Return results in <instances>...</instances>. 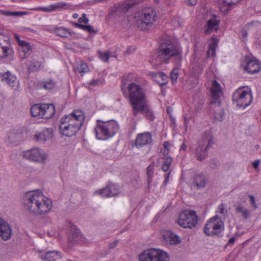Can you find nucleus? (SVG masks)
I'll return each instance as SVG.
<instances>
[{"label": "nucleus", "mask_w": 261, "mask_h": 261, "mask_svg": "<svg viewBox=\"0 0 261 261\" xmlns=\"http://www.w3.org/2000/svg\"><path fill=\"white\" fill-rule=\"evenodd\" d=\"M182 53L180 47L167 39L161 41L157 49L158 56L155 62L158 64H167L171 58L173 59L175 67L170 73V78L173 82L176 81L178 76V70L182 61Z\"/></svg>", "instance_id": "f257e3e1"}, {"label": "nucleus", "mask_w": 261, "mask_h": 261, "mask_svg": "<svg viewBox=\"0 0 261 261\" xmlns=\"http://www.w3.org/2000/svg\"><path fill=\"white\" fill-rule=\"evenodd\" d=\"M22 203L25 210L36 216L48 214L53 205L52 200L39 190L27 192Z\"/></svg>", "instance_id": "f03ea898"}, {"label": "nucleus", "mask_w": 261, "mask_h": 261, "mask_svg": "<svg viewBox=\"0 0 261 261\" xmlns=\"http://www.w3.org/2000/svg\"><path fill=\"white\" fill-rule=\"evenodd\" d=\"M121 89L124 94L128 92L132 109L147 100L145 90L136 83V78L133 73L128 74L123 79Z\"/></svg>", "instance_id": "7ed1b4c3"}, {"label": "nucleus", "mask_w": 261, "mask_h": 261, "mask_svg": "<svg viewBox=\"0 0 261 261\" xmlns=\"http://www.w3.org/2000/svg\"><path fill=\"white\" fill-rule=\"evenodd\" d=\"M84 118V113L80 110H74L70 115L64 116L60 121L61 133L68 137L75 135L82 125Z\"/></svg>", "instance_id": "20e7f679"}, {"label": "nucleus", "mask_w": 261, "mask_h": 261, "mask_svg": "<svg viewBox=\"0 0 261 261\" xmlns=\"http://www.w3.org/2000/svg\"><path fill=\"white\" fill-rule=\"evenodd\" d=\"M118 130L119 125L114 120L107 121L97 120L94 129L96 138L101 140H106L113 137Z\"/></svg>", "instance_id": "39448f33"}, {"label": "nucleus", "mask_w": 261, "mask_h": 261, "mask_svg": "<svg viewBox=\"0 0 261 261\" xmlns=\"http://www.w3.org/2000/svg\"><path fill=\"white\" fill-rule=\"evenodd\" d=\"M212 100L210 102L209 107L214 109L215 118L218 121H221L224 117L225 114L221 107L220 98L222 95V91L220 85L216 80H214L211 88Z\"/></svg>", "instance_id": "423d86ee"}, {"label": "nucleus", "mask_w": 261, "mask_h": 261, "mask_svg": "<svg viewBox=\"0 0 261 261\" xmlns=\"http://www.w3.org/2000/svg\"><path fill=\"white\" fill-rule=\"evenodd\" d=\"M157 19L156 13L153 9L151 7L146 8L142 10L136 24L142 30H149L152 27Z\"/></svg>", "instance_id": "0eeeda50"}, {"label": "nucleus", "mask_w": 261, "mask_h": 261, "mask_svg": "<svg viewBox=\"0 0 261 261\" xmlns=\"http://www.w3.org/2000/svg\"><path fill=\"white\" fill-rule=\"evenodd\" d=\"M213 137L210 132L203 133L201 140L199 142L198 146L195 150L196 159L200 161L204 160L207 156V150L212 144Z\"/></svg>", "instance_id": "6e6552de"}, {"label": "nucleus", "mask_w": 261, "mask_h": 261, "mask_svg": "<svg viewBox=\"0 0 261 261\" xmlns=\"http://www.w3.org/2000/svg\"><path fill=\"white\" fill-rule=\"evenodd\" d=\"M224 229V223L217 216L211 218L205 224L203 230L207 236L218 235Z\"/></svg>", "instance_id": "1a4fd4ad"}, {"label": "nucleus", "mask_w": 261, "mask_h": 261, "mask_svg": "<svg viewBox=\"0 0 261 261\" xmlns=\"http://www.w3.org/2000/svg\"><path fill=\"white\" fill-rule=\"evenodd\" d=\"M198 221V217L195 211L186 210L180 214L177 222L184 228H192L197 224Z\"/></svg>", "instance_id": "9d476101"}, {"label": "nucleus", "mask_w": 261, "mask_h": 261, "mask_svg": "<svg viewBox=\"0 0 261 261\" xmlns=\"http://www.w3.org/2000/svg\"><path fill=\"white\" fill-rule=\"evenodd\" d=\"M140 261H168L167 253L160 250L150 249L144 251L139 255Z\"/></svg>", "instance_id": "9b49d317"}, {"label": "nucleus", "mask_w": 261, "mask_h": 261, "mask_svg": "<svg viewBox=\"0 0 261 261\" xmlns=\"http://www.w3.org/2000/svg\"><path fill=\"white\" fill-rule=\"evenodd\" d=\"M24 158L30 162L45 164L47 160L48 154L43 149L34 147L23 152Z\"/></svg>", "instance_id": "f8f14e48"}, {"label": "nucleus", "mask_w": 261, "mask_h": 261, "mask_svg": "<svg viewBox=\"0 0 261 261\" xmlns=\"http://www.w3.org/2000/svg\"><path fill=\"white\" fill-rule=\"evenodd\" d=\"M232 99L238 107L245 108L251 103L252 98L249 92L238 89L233 93Z\"/></svg>", "instance_id": "ddd939ff"}, {"label": "nucleus", "mask_w": 261, "mask_h": 261, "mask_svg": "<svg viewBox=\"0 0 261 261\" xmlns=\"http://www.w3.org/2000/svg\"><path fill=\"white\" fill-rule=\"evenodd\" d=\"M132 111L135 116H137L138 114L141 113L145 115L146 118L149 120L152 121L155 118L154 113L149 108L147 100L136 107H134L132 109Z\"/></svg>", "instance_id": "4468645a"}, {"label": "nucleus", "mask_w": 261, "mask_h": 261, "mask_svg": "<svg viewBox=\"0 0 261 261\" xmlns=\"http://www.w3.org/2000/svg\"><path fill=\"white\" fill-rule=\"evenodd\" d=\"M0 80L8 84L12 89L17 90L19 87V82L16 76L10 71L0 73Z\"/></svg>", "instance_id": "2eb2a0df"}, {"label": "nucleus", "mask_w": 261, "mask_h": 261, "mask_svg": "<svg viewBox=\"0 0 261 261\" xmlns=\"http://www.w3.org/2000/svg\"><path fill=\"white\" fill-rule=\"evenodd\" d=\"M12 235V229L9 224L0 217V237L4 241L9 240Z\"/></svg>", "instance_id": "dca6fc26"}, {"label": "nucleus", "mask_w": 261, "mask_h": 261, "mask_svg": "<svg viewBox=\"0 0 261 261\" xmlns=\"http://www.w3.org/2000/svg\"><path fill=\"white\" fill-rule=\"evenodd\" d=\"M152 136L149 133H143L137 135L135 141V145L137 148H140L151 143Z\"/></svg>", "instance_id": "f3484780"}, {"label": "nucleus", "mask_w": 261, "mask_h": 261, "mask_svg": "<svg viewBox=\"0 0 261 261\" xmlns=\"http://www.w3.org/2000/svg\"><path fill=\"white\" fill-rule=\"evenodd\" d=\"M246 65L245 70L250 74L258 72L260 70L259 61L254 59H246Z\"/></svg>", "instance_id": "a211bd4d"}, {"label": "nucleus", "mask_w": 261, "mask_h": 261, "mask_svg": "<svg viewBox=\"0 0 261 261\" xmlns=\"http://www.w3.org/2000/svg\"><path fill=\"white\" fill-rule=\"evenodd\" d=\"M53 136V131L50 128H46L43 131L34 136L36 141L44 143L46 141L50 140Z\"/></svg>", "instance_id": "6ab92c4d"}, {"label": "nucleus", "mask_w": 261, "mask_h": 261, "mask_svg": "<svg viewBox=\"0 0 261 261\" xmlns=\"http://www.w3.org/2000/svg\"><path fill=\"white\" fill-rule=\"evenodd\" d=\"M219 23L220 20L218 19L217 16L214 15L213 17L207 21L205 26V33L210 34L214 31H217L219 29Z\"/></svg>", "instance_id": "aec40b11"}, {"label": "nucleus", "mask_w": 261, "mask_h": 261, "mask_svg": "<svg viewBox=\"0 0 261 261\" xmlns=\"http://www.w3.org/2000/svg\"><path fill=\"white\" fill-rule=\"evenodd\" d=\"M42 118L48 119L55 113V107L53 104L42 103Z\"/></svg>", "instance_id": "412c9836"}, {"label": "nucleus", "mask_w": 261, "mask_h": 261, "mask_svg": "<svg viewBox=\"0 0 261 261\" xmlns=\"http://www.w3.org/2000/svg\"><path fill=\"white\" fill-rule=\"evenodd\" d=\"M19 45V56L21 60L29 56L32 53V47L30 44L27 42H21Z\"/></svg>", "instance_id": "4be33fe9"}, {"label": "nucleus", "mask_w": 261, "mask_h": 261, "mask_svg": "<svg viewBox=\"0 0 261 261\" xmlns=\"http://www.w3.org/2000/svg\"><path fill=\"white\" fill-rule=\"evenodd\" d=\"M163 237L165 242L171 245L177 244L180 242L179 238L169 230L165 231Z\"/></svg>", "instance_id": "5701e85b"}, {"label": "nucleus", "mask_w": 261, "mask_h": 261, "mask_svg": "<svg viewBox=\"0 0 261 261\" xmlns=\"http://www.w3.org/2000/svg\"><path fill=\"white\" fill-rule=\"evenodd\" d=\"M235 211L237 214L241 215L242 217L245 219L247 220L250 217L251 212L246 207L241 204H237L234 206Z\"/></svg>", "instance_id": "b1692460"}, {"label": "nucleus", "mask_w": 261, "mask_h": 261, "mask_svg": "<svg viewBox=\"0 0 261 261\" xmlns=\"http://www.w3.org/2000/svg\"><path fill=\"white\" fill-rule=\"evenodd\" d=\"M193 182L198 189L203 188L206 184L205 177L202 174H196L193 178Z\"/></svg>", "instance_id": "393cba45"}, {"label": "nucleus", "mask_w": 261, "mask_h": 261, "mask_svg": "<svg viewBox=\"0 0 261 261\" xmlns=\"http://www.w3.org/2000/svg\"><path fill=\"white\" fill-rule=\"evenodd\" d=\"M60 254L59 252L49 251L44 255H40V257L44 261H55L58 256L60 257Z\"/></svg>", "instance_id": "a878e982"}, {"label": "nucleus", "mask_w": 261, "mask_h": 261, "mask_svg": "<svg viewBox=\"0 0 261 261\" xmlns=\"http://www.w3.org/2000/svg\"><path fill=\"white\" fill-rule=\"evenodd\" d=\"M42 104H36L31 108V114L32 117L42 118Z\"/></svg>", "instance_id": "bb28decb"}, {"label": "nucleus", "mask_w": 261, "mask_h": 261, "mask_svg": "<svg viewBox=\"0 0 261 261\" xmlns=\"http://www.w3.org/2000/svg\"><path fill=\"white\" fill-rule=\"evenodd\" d=\"M13 53L12 46L0 47V59L11 56Z\"/></svg>", "instance_id": "cd10ccee"}, {"label": "nucleus", "mask_w": 261, "mask_h": 261, "mask_svg": "<svg viewBox=\"0 0 261 261\" xmlns=\"http://www.w3.org/2000/svg\"><path fill=\"white\" fill-rule=\"evenodd\" d=\"M94 194H98L103 197H110L116 196V193L112 194V191H109L108 186H107L105 188L96 190L94 192Z\"/></svg>", "instance_id": "c85d7f7f"}, {"label": "nucleus", "mask_w": 261, "mask_h": 261, "mask_svg": "<svg viewBox=\"0 0 261 261\" xmlns=\"http://www.w3.org/2000/svg\"><path fill=\"white\" fill-rule=\"evenodd\" d=\"M54 31L57 35L61 37L69 38L71 36V33L64 28H57Z\"/></svg>", "instance_id": "c756f323"}, {"label": "nucleus", "mask_w": 261, "mask_h": 261, "mask_svg": "<svg viewBox=\"0 0 261 261\" xmlns=\"http://www.w3.org/2000/svg\"><path fill=\"white\" fill-rule=\"evenodd\" d=\"M69 6L65 2H59L50 5L51 11L67 9Z\"/></svg>", "instance_id": "7c9ffc66"}, {"label": "nucleus", "mask_w": 261, "mask_h": 261, "mask_svg": "<svg viewBox=\"0 0 261 261\" xmlns=\"http://www.w3.org/2000/svg\"><path fill=\"white\" fill-rule=\"evenodd\" d=\"M80 231L75 226L71 227L70 232L69 234V238L71 241H76L77 239L80 236Z\"/></svg>", "instance_id": "2f4dec72"}, {"label": "nucleus", "mask_w": 261, "mask_h": 261, "mask_svg": "<svg viewBox=\"0 0 261 261\" xmlns=\"http://www.w3.org/2000/svg\"><path fill=\"white\" fill-rule=\"evenodd\" d=\"M217 46L216 40L214 39L209 45V49L207 51V56L208 57H215L216 55V48Z\"/></svg>", "instance_id": "473e14b6"}, {"label": "nucleus", "mask_w": 261, "mask_h": 261, "mask_svg": "<svg viewBox=\"0 0 261 261\" xmlns=\"http://www.w3.org/2000/svg\"><path fill=\"white\" fill-rule=\"evenodd\" d=\"M41 67V63L40 62L33 59L28 66V70L30 72H34L40 69Z\"/></svg>", "instance_id": "72a5a7b5"}, {"label": "nucleus", "mask_w": 261, "mask_h": 261, "mask_svg": "<svg viewBox=\"0 0 261 261\" xmlns=\"http://www.w3.org/2000/svg\"><path fill=\"white\" fill-rule=\"evenodd\" d=\"M234 7V6L230 4H227L222 2L220 5V10L221 12L224 14V15H227L228 12L232 10Z\"/></svg>", "instance_id": "f704fd0d"}, {"label": "nucleus", "mask_w": 261, "mask_h": 261, "mask_svg": "<svg viewBox=\"0 0 261 261\" xmlns=\"http://www.w3.org/2000/svg\"><path fill=\"white\" fill-rule=\"evenodd\" d=\"M135 5L136 4L134 1H126L121 5L120 9L122 11L125 13L133 8Z\"/></svg>", "instance_id": "c9c22d12"}, {"label": "nucleus", "mask_w": 261, "mask_h": 261, "mask_svg": "<svg viewBox=\"0 0 261 261\" xmlns=\"http://www.w3.org/2000/svg\"><path fill=\"white\" fill-rule=\"evenodd\" d=\"M27 13V12H11L5 10H0V14L7 16L20 17Z\"/></svg>", "instance_id": "e433bc0d"}, {"label": "nucleus", "mask_w": 261, "mask_h": 261, "mask_svg": "<svg viewBox=\"0 0 261 261\" xmlns=\"http://www.w3.org/2000/svg\"><path fill=\"white\" fill-rule=\"evenodd\" d=\"M75 27L76 28L83 29L84 31H87L90 33L95 34L97 32V31L95 30V29L93 28V27L90 25H84V24L75 23Z\"/></svg>", "instance_id": "4c0bfd02"}, {"label": "nucleus", "mask_w": 261, "mask_h": 261, "mask_svg": "<svg viewBox=\"0 0 261 261\" xmlns=\"http://www.w3.org/2000/svg\"><path fill=\"white\" fill-rule=\"evenodd\" d=\"M41 86L46 90H51L55 88L56 83L53 80H49L41 83Z\"/></svg>", "instance_id": "58836bf2"}, {"label": "nucleus", "mask_w": 261, "mask_h": 261, "mask_svg": "<svg viewBox=\"0 0 261 261\" xmlns=\"http://www.w3.org/2000/svg\"><path fill=\"white\" fill-rule=\"evenodd\" d=\"M77 70L82 75H83L89 71V67L86 63L81 62L77 66Z\"/></svg>", "instance_id": "ea45409f"}, {"label": "nucleus", "mask_w": 261, "mask_h": 261, "mask_svg": "<svg viewBox=\"0 0 261 261\" xmlns=\"http://www.w3.org/2000/svg\"><path fill=\"white\" fill-rule=\"evenodd\" d=\"M98 53L99 59L103 62H107L110 57V52L109 51H98Z\"/></svg>", "instance_id": "a19ab883"}, {"label": "nucleus", "mask_w": 261, "mask_h": 261, "mask_svg": "<svg viewBox=\"0 0 261 261\" xmlns=\"http://www.w3.org/2000/svg\"><path fill=\"white\" fill-rule=\"evenodd\" d=\"M0 43L2 44H11L9 36L3 33H0Z\"/></svg>", "instance_id": "79ce46f5"}, {"label": "nucleus", "mask_w": 261, "mask_h": 261, "mask_svg": "<svg viewBox=\"0 0 261 261\" xmlns=\"http://www.w3.org/2000/svg\"><path fill=\"white\" fill-rule=\"evenodd\" d=\"M109 191H112V194L116 193V196H117L119 193V190L117 188V186L114 184H111L108 185Z\"/></svg>", "instance_id": "37998d69"}, {"label": "nucleus", "mask_w": 261, "mask_h": 261, "mask_svg": "<svg viewBox=\"0 0 261 261\" xmlns=\"http://www.w3.org/2000/svg\"><path fill=\"white\" fill-rule=\"evenodd\" d=\"M78 21L80 23H84L87 24L89 22V19L86 17V15L83 13L81 17L78 19Z\"/></svg>", "instance_id": "c03bdc74"}, {"label": "nucleus", "mask_w": 261, "mask_h": 261, "mask_svg": "<svg viewBox=\"0 0 261 261\" xmlns=\"http://www.w3.org/2000/svg\"><path fill=\"white\" fill-rule=\"evenodd\" d=\"M16 134L11 133L8 136L7 140H8L9 142L11 143H15L17 141L16 140Z\"/></svg>", "instance_id": "a18cd8bd"}, {"label": "nucleus", "mask_w": 261, "mask_h": 261, "mask_svg": "<svg viewBox=\"0 0 261 261\" xmlns=\"http://www.w3.org/2000/svg\"><path fill=\"white\" fill-rule=\"evenodd\" d=\"M153 174L147 175V189L148 191L151 189V182L152 180Z\"/></svg>", "instance_id": "49530a36"}, {"label": "nucleus", "mask_w": 261, "mask_h": 261, "mask_svg": "<svg viewBox=\"0 0 261 261\" xmlns=\"http://www.w3.org/2000/svg\"><path fill=\"white\" fill-rule=\"evenodd\" d=\"M102 84V80L100 79L93 80L91 81L89 85L92 86H95Z\"/></svg>", "instance_id": "de8ad7c7"}, {"label": "nucleus", "mask_w": 261, "mask_h": 261, "mask_svg": "<svg viewBox=\"0 0 261 261\" xmlns=\"http://www.w3.org/2000/svg\"><path fill=\"white\" fill-rule=\"evenodd\" d=\"M248 197L250 200L251 205L253 206L254 210H256L257 208V205L255 202L254 197L252 195H249Z\"/></svg>", "instance_id": "09e8293b"}, {"label": "nucleus", "mask_w": 261, "mask_h": 261, "mask_svg": "<svg viewBox=\"0 0 261 261\" xmlns=\"http://www.w3.org/2000/svg\"><path fill=\"white\" fill-rule=\"evenodd\" d=\"M36 10H39V11H43V12H52L51 11V9L50 8V5L48 6V7H38V8H36Z\"/></svg>", "instance_id": "8fccbe9b"}, {"label": "nucleus", "mask_w": 261, "mask_h": 261, "mask_svg": "<svg viewBox=\"0 0 261 261\" xmlns=\"http://www.w3.org/2000/svg\"><path fill=\"white\" fill-rule=\"evenodd\" d=\"M172 161V160L170 156H167L165 158L163 164L170 167Z\"/></svg>", "instance_id": "3c124183"}, {"label": "nucleus", "mask_w": 261, "mask_h": 261, "mask_svg": "<svg viewBox=\"0 0 261 261\" xmlns=\"http://www.w3.org/2000/svg\"><path fill=\"white\" fill-rule=\"evenodd\" d=\"M218 209L221 214L224 215L225 213H226L224 205L223 203H221L219 205Z\"/></svg>", "instance_id": "603ef678"}, {"label": "nucleus", "mask_w": 261, "mask_h": 261, "mask_svg": "<svg viewBox=\"0 0 261 261\" xmlns=\"http://www.w3.org/2000/svg\"><path fill=\"white\" fill-rule=\"evenodd\" d=\"M153 174V167L151 165H149L147 168V174L149 175V174Z\"/></svg>", "instance_id": "864d4df0"}, {"label": "nucleus", "mask_w": 261, "mask_h": 261, "mask_svg": "<svg viewBox=\"0 0 261 261\" xmlns=\"http://www.w3.org/2000/svg\"><path fill=\"white\" fill-rule=\"evenodd\" d=\"M170 174V172H169V173L165 174V179L163 182V185H166V184L168 182L169 180Z\"/></svg>", "instance_id": "5fc2aeb1"}, {"label": "nucleus", "mask_w": 261, "mask_h": 261, "mask_svg": "<svg viewBox=\"0 0 261 261\" xmlns=\"http://www.w3.org/2000/svg\"><path fill=\"white\" fill-rule=\"evenodd\" d=\"M260 160H255L253 163H252V165H253V167L254 169H256L258 168L259 165V164H260Z\"/></svg>", "instance_id": "6e6d98bb"}, {"label": "nucleus", "mask_w": 261, "mask_h": 261, "mask_svg": "<svg viewBox=\"0 0 261 261\" xmlns=\"http://www.w3.org/2000/svg\"><path fill=\"white\" fill-rule=\"evenodd\" d=\"M118 242V240H115L113 242L110 243L109 246V248L112 249V248H114V247H115L116 246V245H117Z\"/></svg>", "instance_id": "4d7b16f0"}, {"label": "nucleus", "mask_w": 261, "mask_h": 261, "mask_svg": "<svg viewBox=\"0 0 261 261\" xmlns=\"http://www.w3.org/2000/svg\"><path fill=\"white\" fill-rule=\"evenodd\" d=\"M158 75H159V76L161 77L163 80H165V81H166V80L168 77L163 72L158 73Z\"/></svg>", "instance_id": "13d9d810"}, {"label": "nucleus", "mask_w": 261, "mask_h": 261, "mask_svg": "<svg viewBox=\"0 0 261 261\" xmlns=\"http://www.w3.org/2000/svg\"><path fill=\"white\" fill-rule=\"evenodd\" d=\"M14 37H15V39L17 41L19 45H20L21 42H25V41L21 40L20 39L19 36L18 35H17V34H15L14 35Z\"/></svg>", "instance_id": "bf43d9fd"}, {"label": "nucleus", "mask_w": 261, "mask_h": 261, "mask_svg": "<svg viewBox=\"0 0 261 261\" xmlns=\"http://www.w3.org/2000/svg\"><path fill=\"white\" fill-rule=\"evenodd\" d=\"M187 145L185 143H183L181 146V147H180V151H185L186 150H187Z\"/></svg>", "instance_id": "052dcab7"}, {"label": "nucleus", "mask_w": 261, "mask_h": 261, "mask_svg": "<svg viewBox=\"0 0 261 261\" xmlns=\"http://www.w3.org/2000/svg\"><path fill=\"white\" fill-rule=\"evenodd\" d=\"M170 167L167 166V165H166L165 164H163L162 165V170L164 171V172H167L169 169Z\"/></svg>", "instance_id": "680f3d73"}, {"label": "nucleus", "mask_w": 261, "mask_h": 261, "mask_svg": "<svg viewBox=\"0 0 261 261\" xmlns=\"http://www.w3.org/2000/svg\"><path fill=\"white\" fill-rule=\"evenodd\" d=\"M189 4L191 6L195 5L197 3V0H188Z\"/></svg>", "instance_id": "e2e57ef3"}, {"label": "nucleus", "mask_w": 261, "mask_h": 261, "mask_svg": "<svg viewBox=\"0 0 261 261\" xmlns=\"http://www.w3.org/2000/svg\"><path fill=\"white\" fill-rule=\"evenodd\" d=\"M235 238L234 237L231 238L228 241V244H233L235 242Z\"/></svg>", "instance_id": "0e129e2a"}, {"label": "nucleus", "mask_w": 261, "mask_h": 261, "mask_svg": "<svg viewBox=\"0 0 261 261\" xmlns=\"http://www.w3.org/2000/svg\"><path fill=\"white\" fill-rule=\"evenodd\" d=\"M170 145V143L168 142H165L164 143V149H169L168 147Z\"/></svg>", "instance_id": "69168bd1"}, {"label": "nucleus", "mask_w": 261, "mask_h": 261, "mask_svg": "<svg viewBox=\"0 0 261 261\" xmlns=\"http://www.w3.org/2000/svg\"><path fill=\"white\" fill-rule=\"evenodd\" d=\"M232 2L230 3V4L234 6L236 5V4L239 3L240 0H232Z\"/></svg>", "instance_id": "338daca9"}, {"label": "nucleus", "mask_w": 261, "mask_h": 261, "mask_svg": "<svg viewBox=\"0 0 261 261\" xmlns=\"http://www.w3.org/2000/svg\"><path fill=\"white\" fill-rule=\"evenodd\" d=\"M242 33L243 37H245L247 36V32H246V31L243 30Z\"/></svg>", "instance_id": "774afa93"}]
</instances>
